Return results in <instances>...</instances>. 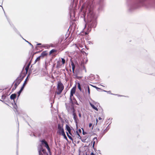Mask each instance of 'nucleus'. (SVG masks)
Here are the masks:
<instances>
[{"label": "nucleus", "instance_id": "f257e3e1", "mask_svg": "<svg viewBox=\"0 0 155 155\" xmlns=\"http://www.w3.org/2000/svg\"><path fill=\"white\" fill-rule=\"evenodd\" d=\"M67 62V59L66 60L64 58H61V61L59 59V61H57V62L56 68H63L64 64Z\"/></svg>", "mask_w": 155, "mask_h": 155}, {"label": "nucleus", "instance_id": "f03ea898", "mask_svg": "<svg viewBox=\"0 0 155 155\" xmlns=\"http://www.w3.org/2000/svg\"><path fill=\"white\" fill-rule=\"evenodd\" d=\"M57 91L55 92V94H60L64 89L63 84L61 81L58 82L57 86Z\"/></svg>", "mask_w": 155, "mask_h": 155}, {"label": "nucleus", "instance_id": "7ed1b4c3", "mask_svg": "<svg viewBox=\"0 0 155 155\" xmlns=\"http://www.w3.org/2000/svg\"><path fill=\"white\" fill-rule=\"evenodd\" d=\"M57 133L60 134H61L65 137L67 138L63 128V125L58 124V126Z\"/></svg>", "mask_w": 155, "mask_h": 155}, {"label": "nucleus", "instance_id": "20e7f679", "mask_svg": "<svg viewBox=\"0 0 155 155\" xmlns=\"http://www.w3.org/2000/svg\"><path fill=\"white\" fill-rule=\"evenodd\" d=\"M22 80V79L20 78H18L14 82L15 84L14 87L12 88V90H15L16 89L17 87L20 84Z\"/></svg>", "mask_w": 155, "mask_h": 155}, {"label": "nucleus", "instance_id": "39448f33", "mask_svg": "<svg viewBox=\"0 0 155 155\" xmlns=\"http://www.w3.org/2000/svg\"><path fill=\"white\" fill-rule=\"evenodd\" d=\"M66 107L68 112L69 113L73 114L75 113L74 109V107L72 106L71 105L70 106H68L67 105L66 106Z\"/></svg>", "mask_w": 155, "mask_h": 155}, {"label": "nucleus", "instance_id": "423d86ee", "mask_svg": "<svg viewBox=\"0 0 155 155\" xmlns=\"http://www.w3.org/2000/svg\"><path fill=\"white\" fill-rule=\"evenodd\" d=\"M41 143L42 145L45 144V147L47 149L48 151L50 152V149L47 142L44 140H43L41 141Z\"/></svg>", "mask_w": 155, "mask_h": 155}, {"label": "nucleus", "instance_id": "0eeeda50", "mask_svg": "<svg viewBox=\"0 0 155 155\" xmlns=\"http://www.w3.org/2000/svg\"><path fill=\"white\" fill-rule=\"evenodd\" d=\"M88 60L87 58L86 57H84L81 60V63L82 64H86Z\"/></svg>", "mask_w": 155, "mask_h": 155}, {"label": "nucleus", "instance_id": "6e6552de", "mask_svg": "<svg viewBox=\"0 0 155 155\" xmlns=\"http://www.w3.org/2000/svg\"><path fill=\"white\" fill-rule=\"evenodd\" d=\"M92 28H95L97 25V22L95 20L92 21V23L90 25Z\"/></svg>", "mask_w": 155, "mask_h": 155}, {"label": "nucleus", "instance_id": "1a4fd4ad", "mask_svg": "<svg viewBox=\"0 0 155 155\" xmlns=\"http://www.w3.org/2000/svg\"><path fill=\"white\" fill-rule=\"evenodd\" d=\"M98 140L96 137H95L93 139V147H94V144L95 143H97L98 142Z\"/></svg>", "mask_w": 155, "mask_h": 155}, {"label": "nucleus", "instance_id": "9d476101", "mask_svg": "<svg viewBox=\"0 0 155 155\" xmlns=\"http://www.w3.org/2000/svg\"><path fill=\"white\" fill-rule=\"evenodd\" d=\"M90 105L92 107V108L93 109H94L95 110H97V111H98V110L97 108V107H95L94 104H95V103H94V104H92V103H91V102H90Z\"/></svg>", "mask_w": 155, "mask_h": 155}, {"label": "nucleus", "instance_id": "9b49d317", "mask_svg": "<svg viewBox=\"0 0 155 155\" xmlns=\"http://www.w3.org/2000/svg\"><path fill=\"white\" fill-rule=\"evenodd\" d=\"M91 27L90 25L88 26V28H87V31L85 33V35L88 34L89 32L91 31Z\"/></svg>", "mask_w": 155, "mask_h": 155}, {"label": "nucleus", "instance_id": "f8f14e48", "mask_svg": "<svg viewBox=\"0 0 155 155\" xmlns=\"http://www.w3.org/2000/svg\"><path fill=\"white\" fill-rule=\"evenodd\" d=\"M48 54L47 53L46 51H43L41 54V55H40L41 58H43L45 56H46Z\"/></svg>", "mask_w": 155, "mask_h": 155}, {"label": "nucleus", "instance_id": "ddd939ff", "mask_svg": "<svg viewBox=\"0 0 155 155\" xmlns=\"http://www.w3.org/2000/svg\"><path fill=\"white\" fill-rule=\"evenodd\" d=\"M92 6L91 5H90L89 4L87 3V5L86 6L87 10H88L89 11L91 10Z\"/></svg>", "mask_w": 155, "mask_h": 155}, {"label": "nucleus", "instance_id": "4468645a", "mask_svg": "<svg viewBox=\"0 0 155 155\" xmlns=\"http://www.w3.org/2000/svg\"><path fill=\"white\" fill-rule=\"evenodd\" d=\"M76 91V87H73L71 89V93L74 94L75 92Z\"/></svg>", "mask_w": 155, "mask_h": 155}, {"label": "nucleus", "instance_id": "2eb2a0df", "mask_svg": "<svg viewBox=\"0 0 155 155\" xmlns=\"http://www.w3.org/2000/svg\"><path fill=\"white\" fill-rule=\"evenodd\" d=\"M16 95L15 94H12L10 96V98L12 100L14 99L16 97Z\"/></svg>", "mask_w": 155, "mask_h": 155}, {"label": "nucleus", "instance_id": "dca6fc26", "mask_svg": "<svg viewBox=\"0 0 155 155\" xmlns=\"http://www.w3.org/2000/svg\"><path fill=\"white\" fill-rule=\"evenodd\" d=\"M72 114H73V116L75 122L76 123H77V120H76L77 116H76V114H75V113H73Z\"/></svg>", "mask_w": 155, "mask_h": 155}, {"label": "nucleus", "instance_id": "f3484780", "mask_svg": "<svg viewBox=\"0 0 155 155\" xmlns=\"http://www.w3.org/2000/svg\"><path fill=\"white\" fill-rule=\"evenodd\" d=\"M41 152H43V153H45V150H44L42 149L41 150H39V155H42L41 154Z\"/></svg>", "mask_w": 155, "mask_h": 155}, {"label": "nucleus", "instance_id": "a211bd4d", "mask_svg": "<svg viewBox=\"0 0 155 155\" xmlns=\"http://www.w3.org/2000/svg\"><path fill=\"white\" fill-rule=\"evenodd\" d=\"M66 130H67V131H71V129L70 127L68 125H66Z\"/></svg>", "mask_w": 155, "mask_h": 155}, {"label": "nucleus", "instance_id": "6ab92c4d", "mask_svg": "<svg viewBox=\"0 0 155 155\" xmlns=\"http://www.w3.org/2000/svg\"><path fill=\"white\" fill-rule=\"evenodd\" d=\"M71 66H72V71H73L74 72V68H75V66H74V63H73V62H72L71 63Z\"/></svg>", "mask_w": 155, "mask_h": 155}, {"label": "nucleus", "instance_id": "aec40b11", "mask_svg": "<svg viewBox=\"0 0 155 155\" xmlns=\"http://www.w3.org/2000/svg\"><path fill=\"white\" fill-rule=\"evenodd\" d=\"M78 89L81 91V87L80 84L79 83H78Z\"/></svg>", "mask_w": 155, "mask_h": 155}, {"label": "nucleus", "instance_id": "412c9836", "mask_svg": "<svg viewBox=\"0 0 155 155\" xmlns=\"http://www.w3.org/2000/svg\"><path fill=\"white\" fill-rule=\"evenodd\" d=\"M73 94H73L71 93H70V99L71 101H72V98L73 97Z\"/></svg>", "mask_w": 155, "mask_h": 155}, {"label": "nucleus", "instance_id": "4be33fe9", "mask_svg": "<svg viewBox=\"0 0 155 155\" xmlns=\"http://www.w3.org/2000/svg\"><path fill=\"white\" fill-rule=\"evenodd\" d=\"M56 51V50H55V49H52L50 51V52H49V53L50 54H51L52 53H53L54 52H55Z\"/></svg>", "mask_w": 155, "mask_h": 155}, {"label": "nucleus", "instance_id": "5701e85b", "mask_svg": "<svg viewBox=\"0 0 155 155\" xmlns=\"http://www.w3.org/2000/svg\"><path fill=\"white\" fill-rule=\"evenodd\" d=\"M6 97V95L4 94L2 96V99L3 100H5Z\"/></svg>", "mask_w": 155, "mask_h": 155}, {"label": "nucleus", "instance_id": "b1692460", "mask_svg": "<svg viewBox=\"0 0 155 155\" xmlns=\"http://www.w3.org/2000/svg\"><path fill=\"white\" fill-rule=\"evenodd\" d=\"M41 58V57L40 56L38 57L35 60L36 61H38L40 60V58Z\"/></svg>", "mask_w": 155, "mask_h": 155}, {"label": "nucleus", "instance_id": "393cba45", "mask_svg": "<svg viewBox=\"0 0 155 155\" xmlns=\"http://www.w3.org/2000/svg\"><path fill=\"white\" fill-rule=\"evenodd\" d=\"M86 138H83L82 139H81V141L83 142H86Z\"/></svg>", "mask_w": 155, "mask_h": 155}, {"label": "nucleus", "instance_id": "a878e982", "mask_svg": "<svg viewBox=\"0 0 155 155\" xmlns=\"http://www.w3.org/2000/svg\"><path fill=\"white\" fill-rule=\"evenodd\" d=\"M87 91H88V94L89 95L90 94V88H89V86H87Z\"/></svg>", "mask_w": 155, "mask_h": 155}, {"label": "nucleus", "instance_id": "bb28decb", "mask_svg": "<svg viewBox=\"0 0 155 155\" xmlns=\"http://www.w3.org/2000/svg\"><path fill=\"white\" fill-rule=\"evenodd\" d=\"M76 134L78 136V138H79L80 139H81V137L80 136L78 131H76Z\"/></svg>", "mask_w": 155, "mask_h": 155}, {"label": "nucleus", "instance_id": "cd10ccee", "mask_svg": "<svg viewBox=\"0 0 155 155\" xmlns=\"http://www.w3.org/2000/svg\"><path fill=\"white\" fill-rule=\"evenodd\" d=\"M92 124L91 123H90L89 124V127H91V129H92L93 127V126H92Z\"/></svg>", "mask_w": 155, "mask_h": 155}, {"label": "nucleus", "instance_id": "c85d7f7f", "mask_svg": "<svg viewBox=\"0 0 155 155\" xmlns=\"http://www.w3.org/2000/svg\"><path fill=\"white\" fill-rule=\"evenodd\" d=\"M29 67V65H28V66H27V67H26L25 68V69L26 70V72H27V71L28 70Z\"/></svg>", "mask_w": 155, "mask_h": 155}, {"label": "nucleus", "instance_id": "c756f323", "mask_svg": "<svg viewBox=\"0 0 155 155\" xmlns=\"http://www.w3.org/2000/svg\"><path fill=\"white\" fill-rule=\"evenodd\" d=\"M67 136H68V138H69L70 139H72V138H71V137L68 134V132H67Z\"/></svg>", "mask_w": 155, "mask_h": 155}, {"label": "nucleus", "instance_id": "7c9ffc66", "mask_svg": "<svg viewBox=\"0 0 155 155\" xmlns=\"http://www.w3.org/2000/svg\"><path fill=\"white\" fill-rule=\"evenodd\" d=\"M21 93V92L20 91H19L18 92V97H19Z\"/></svg>", "mask_w": 155, "mask_h": 155}, {"label": "nucleus", "instance_id": "2f4dec72", "mask_svg": "<svg viewBox=\"0 0 155 155\" xmlns=\"http://www.w3.org/2000/svg\"><path fill=\"white\" fill-rule=\"evenodd\" d=\"M26 84V80L25 81V82L23 84V86H23V87H24L25 84Z\"/></svg>", "mask_w": 155, "mask_h": 155}, {"label": "nucleus", "instance_id": "473e14b6", "mask_svg": "<svg viewBox=\"0 0 155 155\" xmlns=\"http://www.w3.org/2000/svg\"><path fill=\"white\" fill-rule=\"evenodd\" d=\"M24 87L22 86V87H21V89L22 90H23L24 89Z\"/></svg>", "mask_w": 155, "mask_h": 155}, {"label": "nucleus", "instance_id": "72a5a7b5", "mask_svg": "<svg viewBox=\"0 0 155 155\" xmlns=\"http://www.w3.org/2000/svg\"><path fill=\"white\" fill-rule=\"evenodd\" d=\"M98 119L99 120H101L102 119V118H101V117H99L98 118Z\"/></svg>", "mask_w": 155, "mask_h": 155}, {"label": "nucleus", "instance_id": "f704fd0d", "mask_svg": "<svg viewBox=\"0 0 155 155\" xmlns=\"http://www.w3.org/2000/svg\"><path fill=\"white\" fill-rule=\"evenodd\" d=\"M96 124H97V123L98 122V120L97 119L96 120Z\"/></svg>", "mask_w": 155, "mask_h": 155}, {"label": "nucleus", "instance_id": "c9c22d12", "mask_svg": "<svg viewBox=\"0 0 155 155\" xmlns=\"http://www.w3.org/2000/svg\"><path fill=\"white\" fill-rule=\"evenodd\" d=\"M79 117H81V114L79 113Z\"/></svg>", "mask_w": 155, "mask_h": 155}, {"label": "nucleus", "instance_id": "e433bc0d", "mask_svg": "<svg viewBox=\"0 0 155 155\" xmlns=\"http://www.w3.org/2000/svg\"><path fill=\"white\" fill-rule=\"evenodd\" d=\"M68 133L70 134H71V131H68Z\"/></svg>", "mask_w": 155, "mask_h": 155}, {"label": "nucleus", "instance_id": "4c0bfd02", "mask_svg": "<svg viewBox=\"0 0 155 155\" xmlns=\"http://www.w3.org/2000/svg\"><path fill=\"white\" fill-rule=\"evenodd\" d=\"M79 132H80V133H81V130L80 129H79Z\"/></svg>", "mask_w": 155, "mask_h": 155}, {"label": "nucleus", "instance_id": "58836bf2", "mask_svg": "<svg viewBox=\"0 0 155 155\" xmlns=\"http://www.w3.org/2000/svg\"><path fill=\"white\" fill-rule=\"evenodd\" d=\"M42 47H45V45H43L42 46Z\"/></svg>", "mask_w": 155, "mask_h": 155}, {"label": "nucleus", "instance_id": "ea45409f", "mask_svg": "<svg viewBox=\"0 0 155 155\" xmlns=\"http://www.w3.org/2000/svg\"><path fill=\"white\" fill-rule=\"evenodd\" d=\"M29 43V44H30V45H31L32 46H33V45H32V44H31L30 43Z\"/></svg>", "mask_w": 155, "mask_h": 155}, {"label": "nucleus", "instance_id": "a19ab883", "mask_svg": "<svg viewBox=\"0 0 155 155\" xmlns=\"http://www.w3.org/2000/svg\"><path fill=\"white\" fill-rule=\"evenodd\" d=\"M41 45V43H39V44H37L38 45Z\"/></svg>", "mask_w": 155, "mask_h": 155}, {"label": "nucleus", "instance_id": "79ce46f5", "mask_svg": "<svg viewBox=\"0 0 155 155\" xmlns=\"http://www.w3.org/2000/svg\"><path fill=\"white\" fill-rule=\"evenodd\" d=\"M22 90L21 89H20V90L19 91L21 92V91H22Z\"/></svg>", "mask_w": 155, "mask_h": 155}, {"label": "nucleus", "instance_id": "37998d69", "mask_svg": "<svg viewBox=\"0 0 155 155\" xmlns=\"http://www.w3.org/2000/svg\"><path fill=\"white\" fill-rule=\"evenodd\" d=\"M25 40V41L26 42H28V43H29V42L28 41H26V40Z\"/></svg>", "mask_w": 155, "mask_h": 155}, {"label": "nucleus", "instance_id": "c03bdc74", "mask_svg": "<svg viewBox=\"0 0 155 155\" xmlns=\"http://www.w3.org/2000/svg\"><path fill=\"white\" fill-rule=\"evenodd\" d=\"M27 78H28V77H27V78H26V79H25V80H26H26H27Z\"/></svg>", "mask_w": 155, "mask_h": 155}, {"label": "nucleus", "instance_id": "a18cd8bd", "mask_svg": "<svg viewBox=\"0 0 155 155\" xmlns=\"http://www.w3.org/2000/svg\"><path fill=\"white\" fill-rule=\"evenodd\" d=\"M91 154L93 155V154H94V153H91Z\"/></svg>", "mask_w": 155, "mask_h": 155}, {"label": "nucleus", "instance_id": "49530a36", "mask_svg": "<svg viewBox=\"0 0 155 155\" xmlns=\"http://www.w3.org/2000/svg\"><path fill=\"white\" fill-rule=\"evenodd\" d=\"M94 87L97 88H98L96 86H94Z\"/></svg>", "mask_w": 155, "mask_h": 155}, {"label": "nucleus", "instance_id": "de8ad7c7", "mask_svg": "<svg viewBox=\"0 0 155 155\" xmlns=\"http://www.w3.org/2000/svg\"><path fill=\"white\" fill-rule=\"evenodd\" d=\"M84 69H85V72H86V69L85 68H84Z\"/></svg>", "mask_w": 155, "mask_h": 155}, {"label": "nucleus", "instance_id": "09e8293b", "mask_svg": "<svg viewBox=\"0 0 155 155\" xmlns=\"http://www.w3.org/2000/svg\"><path fill=\"white\" fill-rule=\"evenodd\" d=\"M86 25H85V26L84 28H85L86 27Z\"/></svg>", "mask_w": 155, "mask_h": 155}]
</instances>
